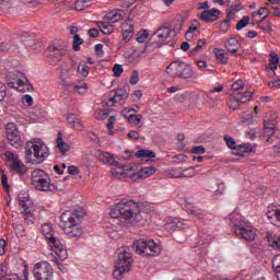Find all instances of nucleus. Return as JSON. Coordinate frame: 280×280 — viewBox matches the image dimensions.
Wrapping results in <instances>:
<instances>
[{"mask_svg": "<svg viewBox=\"0 0 280 280\" xmlns=\"http://www.w3.org/2000/svg\"><path fill=\"white\" fill-rule=\"evenodd\" d=\"M91 5V0H78L74 3V10H78V12H82V10H86Z\"/></svg>", "mask_w": 280, "mask_h": 280, "instance_id": "37", "label": "nucleus"}, {"mask_svg": "<svg viewBox=\"0 0 280 280\" xmlns=\"http://www.w3.org/2000/svg\"><path fill=\"white\" fill-rule=\"evenodd\" d=\"M200 19L201 21H205V23H213L214 21H218L220 19V10L218 9L205 10L201 13Z\"/></svg>", "mask_w": 280, "mask_h": 280, "instance_id": "21", "label": "nucleus"}, {"mask_svg": "<svg viewBox=\"0 0 280 280\" xmlns=\"http://www.w3.org/2000/svg\"><path fill=\"white\" fill-rule=\"evenodd\" d=\"M167 69L170 71H191V65L183 61H174L167 67Z\"/></svg>", "mask_w": 280, "mask_h": 280, "instance_id": "27", "label": "nucleus"}, {"mask_svg": "<svg viewBox=\"0 0 280 280\" xmlns=\"http://www.w3.org/2000/svg\"><path fill=\"white\" fill-rule=\"evenodd\" d=\"M139 132H141V126L138 127L137 131L132 130L130 132L127 133V137L129 139H133L135 141H138L139 139Z\"/></svg>", "mask_w": 280, "mask_h": 280, "instance_id": "55", "label": "nucleus"}, {"mask_svg": "<svg viewBox=\"0 0 280 280\" xmlns=\"http://www.w3.org/2000/svg\"><path fill=\"white\" fill-rule=\"evenodd\" d=\"M49 156V148L43 140L34 138L26 142L25 145V160L26 163L32 165H39Z\"/></svg>", "mask_w": 280, "mask_h": 280, "instance_id": "2", "label": "nucleus"}, {"mask_svg": "<svg viewBox=\"0 0 280 280\" xmlns=\"http://www.w3.org/2000/svg\"><path fill=\"white\" fill-rule=\"evenodd\" d=\"M164 228L166 231L172 232V231H178L177 225H176V218H168L166 220V223L164 224Z\"/></svg>", "mask_w": 280, "mask_h": 280, "instance_id": "40", "label": "nucleus"}, {"mask_svg": "<svg viewBox=\"0 0 280 280\" xmlns=\"http://www.w3.org/2000/svg\"><path fill=\"white\" fill-rule=\"evenodd\" d=\"M229 27H231V22L229 20H224L223 22H221L220 24V30L223 33L229 32Z\"/></svg>", "mask_w": 280, "mask_h": 280, "instance_id": "60", "label": "nucleus"}, {"mask_svg": "<svg viewBox=\"0 0 280 280\" xmlns=\"http://www.w3.org/2000/svg\"><path fill=\"white\" fill-rule=\"evenodd\" d=\"M279 67V55L271 54V57L269 59V69L275 71Z\"/></svg>", "mask_w": 280, "mask_h": 280, "instance_id": "45", "label": "nucleus"}, {"mask_svg": "<svg viewBox=\"0 0 280 280\" xmlns=\"http://www.w3.org/2000/svg\"><path fill=\"white\" fill-rule=\"evenodd\" d=\"M5 156L8 158L9 161V165L11 167V170L15 173V174H25L27 167H25V164H23V162H21V160L19 159V155L14 154V153H7Z\"/></svg>", "mask_w": 280, "mask_h": 280, "instance_id": "17", "label": "nucleus"}, {"mask_svg": "<svg viewBox=\"0 0 280 280\" xmlns=\"http://www.w3.org/2000/svg\"><path fill=\"white\" fill-rule=\"evenodd\" d=\"M48 245L50 246L51 250H54V253L57 255L58 259H60V261L67 260L69 255L67 253V248H65V245H62L59 237L49 236Z\"/></svg>", "mask_w": 280, "mask_h": 280, "instance_id": "15", "label": "nucleus"}, {"mask_svg": "<svg viewBox=\"0 0 280 280\" xmlns=\"http://www.w3.org/2000/svg\"><path fill=\"white\" fill-rule=\"evenodd\" d=\"M25 45L21 39H16L13 44L10 42H0V51H24Z\"/></svg>", "mask_w": 280, "mask_h": 280, "instance_id": "20", "label": "nucleus"}, {"mask_svg": "<svg viewBox=\"0 0 280 280\" xmlns=\"http://www.w3.org/2000/svg\"><path fill=\"white\" fill-rule=\"evenodd\" d=\"M250 97H253V92L245 91L243 94L240 92L236 93V96L232 97V102L235 103L233 108H240V104H246V102H250Z\"/></svg>", "mask_w": 280, "mask_h": 280, "instance_id": "24", "label": "nucleus"}, {"mask_svg": "<svg viewBox=\"0 0 280 280\" xmlns=\"http://www.w3.org/2000/svg\"><path fill=\"white\" fill-rule=\"evenodd\" d=\"M143 119L142 115H135L131 114L127 117L128 124H132L133 126H139L141 124V120Z\"/></svg>", "mask_w": 280, "mask_h": 280, "instance_id": "44", "label": "nucleus"}, {"mask_svg": "<svg viewBox=\"0 0 280 280\" xmlns=\"http://www.w3.org/2000/svg\"><path fill=\"white\" fill-rule=\"evenodd\" d=\"M223 139H224L228 148H230V150H237V142H235V139H233V137L224 136Z\"/></svg>", "mask_w": 280, "mask_h": 280, "instance_id": "49", "label": "nucleus"}, {"mask_svg": "<svg viewBox=\"0 0 280 280\" xmlns=\"http://www.w3.org/2000/svg\"><path fill=\"white\" fill-rule=\"evenodd\" d=\"M175 222L177 225V231H183V229H187V224L185 223V220L175 218Z\"/></svg>", "mask_w": 280, "mask_h": 280, "instance_id": "59", "label": "nucleus"}, {"mask_svg": "<svg viewBox=\"0 0 280 280\" xmlns=\"http://www.w3.org/2000/svg\"><path fill=\"white\" fill-rule=\"evenodd\" d=\"M95 51H96L97 56H104V45L96 44L95 45Z\"/></svg>", "mask_w": 280, "mask_h": 280, "instance_id": "64", "label": "nucleus"}, {"mask_svg": "<svg viewBox=\"0 0 280 280\" xmlns=\"http://www.w3.org/2000/svg\"><path fill=\"white\" fill-rule=\"evenodd\" d=\"M153 174H156V167L154 166H147L141 168L140 171H137V165L133 166H126L125 168V178H150V176H153Z\"/></svg>", "mask_w": 280, "mask_h": 280, "instance_id": "13", "label": "nucleus"}, {"mask_svg": "<svg viewBox=\"0 0 280 280\" xmlns=\"http://www.w3.org/2000/svg\"><path fill=\"white\" fill-rule=\"evenodd\" d=\"M34 280H54V267L47 261L36 262L33 267Z\"/></svg>", "mask_w": 280, "mask_h": 280, "instance_id": "11", "label": "nucleus"}, {"mask_svg": "<svg viewBox=\"0 0 280 280\" xmlns=\"http://www.w3.org/2000/svg\"><path fill=\"white\" fill-rule=\"evenodd\" d=\"M110 218H121L129 224L141 220V206L132 199H122L110 210Z\"/></svg>", "mask_w": 280, "mask_h": 280, "instance_id": "1", "label": "nucleus"}, {"mask_svg": "<svg viewBox=\"0 0 280 280\" xmlns=\"http://www.w3.org/2000/svg\"><path fill=\"white\" fill-rule=\"evenodd\" d=\"M167 176L170 178H183V173L178 168H171L167 171Z\"/></svg>", "mask_w": 280, "mask_h": 280, "instance_id": "50", "label": "nucleus"}, {"mask_svg": "<svg viewBox=\"0 0 280 280\" xmlns=\"http://www.w3.org/2000/svg\"><path fill=\"white\" fill-rule=\"evenodd\" d=\"M207 40L206 39H199L197 42V47L192 48L190 50V54H197V51H200L202 49V46L206 45Z\"/></svg>", "mask_w": 280, "mask_h": 280, "instance_id": "57", "label": "nucleus"}, {"mask_svg": "<svg viewBox=\"0 0 280 280\" xmlns=\"http://www.w3.org/2000/svg\"><path fill=\"white\" fill-rule=\"evenodd\" d=\"M69 126L74 128V130H84V125L82 124V118L75 114H68L66 117Z\"/></svg>", "mask_w": 280, "mask_h": 280, "instance_id": "25", "label": "nucleus"}, {"mask_svg": "<svg viewBox=\"0 0 280 280\" xmlns=\"http://www.w3.org/2000/svg\"><path fill=\"white\" fill-rule=\"evenodd\" d=\"M230 220L234 235L245 240V242H254L255 237H257V232L250 224L240 220V217L235 218V214H231Z\"/></svg>", "mask_w": 280, "mask_h": 280, "instance_id": "4", "label": "nucleus"}, {"mask_svg": "<svg viewBox=\"0 0 280 280\" xmlns=\"http://www.w3.org/2000/svg\"><path fill=\"white\" fill-rule=\"evenodd\" d=\"M118 259L116 260L115 270L113 271L114 279H122L126 272H130L132 266V254L129 247H120L117 250Z\"/></svg>", "mask_w": 280, "mask_h": 280, "instance_id": "3", "label": "nucleus"}, {"mask_svg": "<svg viewBox=\"0 0 280 280\" xmlns=\"http://www.w3.org/2000/svg\"><path fill=\"white\" fill-rule=\"evenodd\" d=\"M42 232L46 240H49V237H54V225L51 223H44L42 225Z\"/></svg>", "mask_w": 280, "mask_h": 280, "instance_id": "34", "label": "nucleus"}, {"mask_svg": "<svg viewBox=\"0 0 280 280\" xmlns=\"http://www.w3.org/2000/svg\"><path fill=\"white\" fill-rule=\"evenodd\" d=\"M242 89H244L243 80H237L235 83L232 84V91H234V93H240Z\"/></svg>", "mask_w": 280, "mask_h": 280, "instance_id": "53", "label": "nucleus"}, {"mask_svg": "<svg viewBox=\"0 0 280 280\" xmlns=\"http://www.w3.org/2000/svg\"><path fill=\"white\" fill-rule=\"evenodd\" d=\"M8 86L11 89H16L20 93H27L30 91H34V85L30 82V79L25 77L23 73L18 78L10 79V74L7 75Z\"/></svg>", "mask_w": 280, "mask_h": 280, "instance_id": "12", "label": "nucleus"}, {"mask_svg": "<svg viewBox=\"0 0 280 280\" xmlns=\"http://www.w3.org/2000/svg\"><path fill=\"white\" fill-rule=\"evenodd\" d=\"M5 71L14 70V71H21V62L19 60H12L5 63L4 67Z\"/></svg>", "mask_w": 280, "mask_h": 280, "instance_id": "39", "label": "nucleus"}, {"mask_svg": "<svg viewBox=\"0 0 280 280\" xmlns=\"http://www.w3.org/2000/svg\"><path fill=\"white\" fill-rule=\"evenodd\" d=\"M7 139L10 141L13 148H21L23 145V140H21V133L19 128L14 122H9L5 126Z\"/></svg>", "mask_w": 280, "mask_h": 280, "instance_id": "14", "label": "nucleus"}, {"mask_svg": "<svg viewBox=\"0 0 280 280\" xmlns=\"http://www.w3.org/2000/svg\"><path fill=\"white\" fill-rule=\"evenodd\" d=\"M196 176V168L190 166L182 171V178H194Z\"/></svg>", "mask_w": 280, "mask_h": 280, "instance_id": "47", "label": "nucleus"}, {"mask_svg": "<svg viewBox=\"0 0 280 280\" xmlns=\"http://www.w3.org/2000/svg\"><path fill=\"white\" fill-rule=\"evenodd\" d=\"M22 103L24 106H32L34 104V98L30 94H25L22 96Z\"/></svg>", "mask_w": 280, "mask_h": 280, "instance_id": "54", "label": "nucleus"}, {"mask_svg": "<svg viewBox=\"0 0 280 280\" xmlns=\"http://www.w3.org/2000/svg\"><path fill=\"white\" fill-rule=\"evenodd\" d=\"M248 23H250V16L245 15L243 16L236 24V30L240 32L241 30H244V27H246V25H248Z\"/></svg>", "mask_w": 280, "mask_h": 280, "instance_id": "48", "label": "nucleus"}, {"mask_svg": "<svg viewBox=\"0 0 280 280\" xmlns=\"http://www.w3.org/2000/svg\"><path fill=\"white\" fill-rule=\"evenodd\" d=\"M67 54V48L61 45H51L48 47V56L50 58H60Z\"/></svg>", "mask_w": 280, "mask_h": 280, "instance_id": "26", "label": "nucleus"}, {"mask_svg": "<svg viewBox=\"0 0 280 280\" xmlns=\"http://www.w3.org/2000/svg\"><path fill=\"white\" fill-rule=\"evenodd\" d=\"M115 121H117V118L115 116H110L108 118V122H107L108 130H113V128L115 126Z\"/></svg>", "mask_w": 280, "mask_h": 280, "instance_id": "63", "label": "nucleus"}, {"mask_svg": "<svg viewBox=\"0 0 280 280\" xmlns=\"http://www.w3.org/2000/svg\"><path fill=\"white\" fill-rule=\"evenodd\" d=\"M224 47L232 56H240V54H242V44H240V40H237L235 37L229 38L224 43Z\"/></svg>", "mask_w": 280, "mask_h": 280, "instance_id": "19", "label": "nucleus"}, {"mask_svg": "<svg viewBox=\"0 0 280 280\" xmlns=\"http://www.w3.org/2000/svg\"><path fill=\"white\" fill-rule=\"evenodd\" d=\"M272 268L278 280H280V255L272 259Z\"/></svg>", "mask_w": 280, "mask_h": 280, "instance_id": "41", "label": "nucleus"}, {"mask_svg": "<svg viewBox=\"0 0 280 280\" xmlns=\"http://www.w3.org/2000/svg\"><path fill=\"white\" fill-rule=\"evenodd\" d=\"M59 78L63 91H67L68 93H78L79 95H84V93L89 91L86 83H75V81H73V75H71L69 71H62Z\"/></svg>", "mask_w": 280, "mask_h": 280, "instance_id": "7", "label": "nucleus"}, {"mask_svg": "<svg viewBox=\"0 0 280 280\" xmlns=\"http://www.w3.org/2000/svg\"><path fill=\"white\" fill-rule=\"evenodd\" d=\"M0 277L1 279H5L8 277V262H2L0 267Z\"/></svg>", "mask_w": 280, "mask_h": 280, "instance_id": "56", "label": "nucleus"}, {"mask_svg": "<svg viewBox=\"0 0 280 280\" xmlns=\"http://www.w3.org/2000/svg\"><path fill=\"white\" fill-rule=\"evenodd\" d=\"M267 218L268 220H275L276 218V220L280 222V208L269 209L267 212Z\"/></svg>", "mask_w": 280, "mask_h": 280, "instance_id": "38", "label": "nucleus"}, {"mask_svg": "<svg viewBox=\"0 0 280 280\" xmlns=\"http://www.w3.org/2000/svg\"><path fill=\"white\" fill-rule=\"evenodd\" d=\"M133 250L142 257H159L163 248L154 240L140 238L133 242Z\"/></svg>", "mask_w": 280, "mask_h": 280, "instance_id": "5", "label": "nucleus"}, {"mask_svg": "<svg viewBox=\"0 0 280 280\" xmlns=\"http://www.w3.org/2000/svg\"><path fill=\"white\" fill-rule=\"evenodd\" d=\"M170 34H172L170 27L162 26L158 28L155 33H153V36H158L160 43H165V39L170 38Z\"/></svg>", "mask_w": 280, "mask_h": 280, "instance_id": "28", "label": "nucleus"}, {"mask_svg": "<svg viewBox=\"0 0 280 280\" xmlns=\"http://www.w3.org/2000/svg\"><path fill=\"white\" fill-rule=\"evenodd\" d=\"M106 19L108 22H96L97 27L104 34H113V25L110 23H119V21H124L126 19V13L124 10H112L106 14Z\"/></svg>", "mask_w": 280, "mask_h": 280, "instance_id": "10", "label": "nucleus"}, {"mask_svg": "<svg viewBox=\"0 0 280 280\" xmlns=\"http://www.w3.org/2000/svg\"><path fill=\"white\" fill-rule=\"evenodd\" d=\"M198 32V25H191L185 33L186 40H194V36H196V33Z\"/></svg>", "mask_w": 280, "mask_h": 280, "instance_id": "42", "label": "nucleus"}, {"mask_svg": "<svg viewBox=\"0 0 280 280\" xmlns=\"http://www.w3.org/2000/svg\"><path fill=\"white\" fill-rule=\"evenodd\" d=\"M31 184L37 191H56V185L51 184V178L47 172L36 168L31 174Z\"/></svg>", "mask_w": 280, "mask_h": 280, "instance_id": "6", "label": "nucleus"}, {"mask_svg": "<svg viewBox=\"0 0 280 280\" xmlns=\"http://www.w3.org/2000/svg\"><path fill=\"white\" fill-rule=\"evenodd\" d=\"M84 44V39L80 37V34L73 36L72 49L73 51H80V45Z\"/></svg>", "mask_w": 280, "mask_h": 280, "instance_id": "43", "label": "nucleus"}, {"mask_svg": "<svg viewBox=\"0 0 280 280\" xmlns=\"http://www.w3.org/2000/svg\"><path fill=\"white\" fill-rule=\"evenodd\" d=\"M269 15H270V10L266 7H262L258 11H254L252 13L253 19L260 16V20H258V21H266L267 16H269Z\"/></svg>", "mask_w": 280, "mask_h": 280, "instance_id": "31", "label": "nucleus"}, {"mask_svg": "<svg viewBox=\"0 0 280 280\" xmlns=\"http://www.w3.org/2000/svg\"><path fill=\"white\" fill-rule=\"evenodd\" d=\"M98 160H101L105 165H110L113 167L112 176H114V178H126V165L117 162L110 153H98Z\"/></svg>", "mask_w": 280, "mask_h": 280, "instance_id": "9", "label": "nucleus"}, {"mask_svg": "<svg viewBox=\"0 0 280 280\" xmlns=\"http://www.w3.org/2000/svg\"><path fill=\"white\" fill-rule=\"evenodd\" d=\"M214 54L218 62L221 65H226V62H229V54L223 49H214Z\"/></svg>", "mask_w": 280, "mask_h": 280, "instance_id": "33", "label": "nucleus"}, {"mask_svg": "<svg viewBox=\"0 0 280 280\" xmlns=\"http://www.w3.org/2000/svg\"><path fill=\"white\" fill-rule=\"evenodd\" d=\"M32 201L28 197H19V207L22 209L23 218L26 224H34V215L32 213Z\"/></svg>", "mask_w": 280, "mask_h": 280, "instance_id": "16", "label": "nucleus"}, {"mask_svg": "<svg viewBox=\"0 0 280 280\" xmlns=\"http://www.w3.org/2000/svg\"><path fill=\"white\" fill-rule=\"evenodd\" d=\"M61 226L68 237H80L82 228L78 225V220L71 217V212H63L60 215Z\"/></svg>", "mask_w": 280, "mask_h": 280, "instance_id": "8", "label": "nucleus"}, {"mask_svg": "<svg viewBox=\"0 0 280 280\" xmlns=\"http://www.w3.org/2000/svg\"><path fill=\"white\" fill-rule=\"evenodd\" d=\"M57 148H58L59 152H61V154H67V152H69L70 147L62 139V133H58V136H57Z\"/></svg>", "mask_w": 280, "mask_h": 280, "instance_id": "30", "label": "nucleus"}, {"mask_svg": "<svg viewBox=\"0 0 280 280\" xmlns=\"http://www.w3.org/2000/svg\"><path fill=\"white\" fill-rule=\"evenodd\" d=\"M148 36H150V33H148V31L145 30L139 31L136 34V40L137 43H145L148 40Z\"/></svg>", "mask_w": 280, "mask_h": 280, "instance_id": "46", "label": "nucleus"}, {"mask_svg": "<svg viewBox=\"0 0 280 280\" xmlns=\"http://www.w3.org/2000/svg\"><path fill=\"white\" fill-rule=\"evenodd\" d=\"M109 100L106 103V106H115L117 102H124L127 97H129L130 93L126 90V88H120L112 91L109 93Z\"/></svg>", "mask_w": 280, "mask_h": 280, "instance_id": "18", "label": "nucleus"}, {"mask_svg": "<svg viewBox=\"0 0 280 280\" xmlns=\"http://www.w3.org/2000/svg\"><path fill=\"white\" fill-rule=\"evenodd\" d=\"M264 130H265L266 137H269V138L273 137L275 136V130H276L275 124L270 122V121H265L264 122Z\"/></svg>", "mask_w": 280, "mask_h": 280, "instance_id": "35", "label": "nucleus"}, {"mask_svg": "<svg viewBox=\"0 0 280 280\" xmlns=\"http://www.w3.org/2000/svg\"><path fill=\"white\" fill-rule=\"evenodd\" d=\"M68 173L71 174V176H75L80 174V170H78V166L71 165L68 167Z\"/></svg>", "mask_w": 280, "mask_h": 280, "instance_id": "62", "label": "nucleus"}, {"mask_svg": "<svg viewBox=\"0 0 280 280\" xmlns=\"http://www.w3.org/2000/svg\"><path fill=\"white\" fill-rule=\"evenodd\" d=\"M121 30L122 40H125V43H129V40H132V37L135 36V26L131 22H129V20L122 23Z\"/></svg>", "mask_w": 280, "mask_h": 280, "instance_id": "22", "label": "nucleus"}, {"mask_svg": "<svg viewBox=\"0 0 280 280\" xmlns=\"http://www.w3.org/2000/svg\"><path fill=\"white\" fill-rule=\"evenodd\" d=\"M65 213H70V218H74V220H80L81 218H84V209L82 208L67 210Z\"/></svg>", "mask_w": 280, "mask_h": 280, "instance_id": "36", "label": "nucleus"}, {"mask_svg": "<svg viewBox=\"0 0 280 280\" xmlns=\"http://www.w3.org/2000/svg\"><path fill=\"white\" fill-rule=\"evenodd\" d=\"M95 119L98 121L102 119H106L108 117V110L106 109H97L94 114Z\"/></svg>", "mask_w": 280, "mask_h": 280, "instance_id": "51", "label": "nucleus"}, {"mask_svg": "<svg viewBox=\"0 0 280 280\" xmlns=\"http://www.w3.org/2000/svg\"><path fill=\"white\" fill-rule=\"evenodd\" d=\"M187 213L188 215H191L194 220L202 221L207 217V213L205 210L198 208L197 206H191V203H188L187 206Z\"/></svg>", "mask_w": 280, "mask_h": 280, "instance_id": "23", "label": "nucleus"}, {"mask_svg": "<svg viewBox=\"0 0 280 280\" xmlns=\"http://www.w3.org/2000/svg\"><path fill=\"white\" fill-rule=\"evenodd\" d=\"M253 152V145L250 143L240 144L236 147V156H246Z\"/></svg>", "mask_w": 280, "mask_h": 280, "instance_id": "29", "label": "nucleus"}, {"mask_svg": "<svg viewBox=\"0 0 280 280\" xmlns=\"http://www.w3.org/2000/svg\"><path fill=\"white\" fill-rule=\"evenodd\" d=\"M177 78L180 80H189L190 78H194V72L191 71H182L176 74Z\"/></svg>", "mask_w": 280, "mask_h": 280, "instance_id": "52", "label": "nucleus"}, {"mask_svg": "<svg viewBox=\"0 0 280 280\" xmlns=\"http://www.w3.org/2000/svg\"><path fill=\"white\" fill-rule=\"evenodd\" d=\"M5 84H3V82H0V102H3V100H5Z\"/></svg>", "mask_w": 280, "mask_h": 280, "instance_id": "61", "label": "nucleus"}, {"mask_svg": "<svg viewBox=\"0 0 280 280\" xmlns=\"http://www.w3.org/2000/svg\"><path fill=\"white\" fill-rule=\"evenodd\" d=\"M135 156L137 159L150 160V159H154L156 156V153H154V151L142 149V150L137 151Z\"/></svg>", "mask_w": 280, "mask_h": 280, "instance_id": "32", "label": "nucleus"}, {"mask_svg": "<svg viewBox=\"0 0 280 280\" xmlns=\"http://www.w3.org/2000/svg\"><path fill=\"white\" fill-rule=\"evenodd\" d=\"M190 152L191 154H205V152H207V149H205V147L202 145H198L194 147Z\"/></svg>", "mask_w": 280, "mask_h": 280, "instance_id": "58", "label": "nucleus"}]
</instances>
